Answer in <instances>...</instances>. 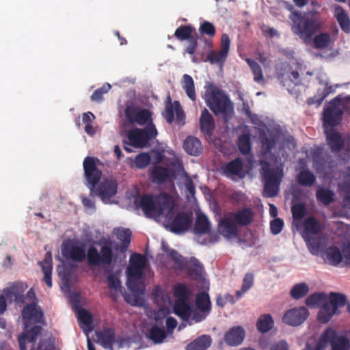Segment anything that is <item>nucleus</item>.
I'll return each instance as SVG.
<instances>
[{
    "label": "nucleus",
    "instance_id": "33",
    "mask_svg": "<svg viewBox=\"0 0 350 350\" xmlns=\"http://www.w3.org/2000/svg\"><path fill=\"white\" fill-rule=\"evenodd\" d=\"M211 344V338L208 335H202L189 343L186 350H206Z\"/></svg>",
    "mask_w": 350,
    "mask_h": 350
},
{
    "label": "nucleus",
    "instance_id": "13",
    "mask_svg": "<svg viewBox=\"0 0 350 350\" xmlns=\"http://www.w3.org/2000/svg\"><path fill=\"white\" fill-rule=\"evenodd\" d=\"M309 312L304 306L296 307L286 311L282 321L291 326H298L303 323L308 317Z\"/></svg>",
    "mask_w": 350,
    "mask_h": 350
},
{
    "label": "nucleus",
    "instance_id": "60",
    "mask_svg": "<svg viewBox=\"0 0 350 350\" xmlns=\"http://www.w3.org/2000/svg\"><path fill=\"white\" fill-rule=\"evenodd\" d=\"M199 31L201 34L206 35L211 38H213L216 33L215 26L208 21L203 22L200 26Z\"/></svg>",
    "mask_w": 350,
    "mask_h": 350
},
{
    "label": "nucleus",
    "instance_id": "49",
    "mask_svg": "<svg viewBox=\"0 0 350 350\" xmlns=\"http://www.w3.org/2000/svg\"><path fill=\"white\" fill-rule=\"evenodd\" d=\"M228 55L226 53H223L221 51H211L205 59H203V62H208L212 64H223Z\"/></svg>",
    "mask_w": 350,
    "mask_h": 350
},
{
    "label": "nucleus",
    "instance_id": "58",
    "mask_svg": "<svg viewBox=\"0 0 350 350\" xmlns=\"http://www.w3.org/2000/svg\"><path fill=\"white\" fill-rule=\"evenodd\" d=\"M111 86L109 83L104 84L101 88L96 90L91 96V100L94 102L100 103L103 100V94L108 92Z\"/></svg>",
    "mask_w": 350,
    "mask_h": 350
},
{
    "label": "nucleus",
    "instance_id": "23",
    "mask_svg": "<svg viewBox=\"0 0 350 350\" xmlns=\"http://www.w3.org/2000/svg\"><path fill=\"white\" fill-rule=\"evenodd\" d=\"M325 262L332 266H337L342 261V255L336 246H330L322 254Z\"/></svg>",
    "mask_w": 350,
    "mask_h": 350
},
{
    "label": "nucleus",
    "instance_id": "38",
    "mask_svg": "<svg viewBox=\"0 0 350 350\" xmlns=\"http://www.w3.org/2000/svg\"><path fill=\"white\" fill-rule=\"evenodd\" d=\"M182 88L185 90L187 96L192 100H196V94L195 90L194 81L193 78L185 74L183 77Z\"/></svg>",
    "mask_w": 350,
    "mask_h": 350
},
{
    "label": "nucleus",
    "instance_id": "56",
    "mask_svg": "<svg viewBox=\"0 0 350 350\" xmlns=\"http://www.w3.org/2000/svg\"><path fill=\"white\" fill-rule=\"evenodd\" d=\"M166 334L165 331L157 327V325H153L150 330V338L154 343H161L165 338Z\"/></svg>",
    "mask_w": 350,
    "mask_h": 350
},
{
    "label": "nucleus",
    "instance_id": "29",
    "mask_svg": "<svg viewBox=\"0 0 350 350\" xmlns=\"http://www.w3.org/2000/svg\"><path fill=\"white\" fill-rule=\"evenodd\" d=\"M193 232L196 234H206L211 232V224L205 215L200 214L197 216Z\"/></svg>",
    "mask_w": 350,
    "mask_h": 350
},
{
    "label": "nucleus",
    "instance_id": "61",
    "mask_svg": "<svg viewBox=\"0 0 350 350\" xmlns=\"http://www.w3.org/2000/svg\"><path fill=\"white\" fill-rule=\"evenodd\" d=\"M78 321L79 324L89 326L92 323V316L87 310L81 308L78 311Z\"/></svg>",
    "mask_w": 350,
    "mask_h": 350
},
{
    "label": "nucleus",
    "instance_id": "11",
    "mask_svg": "<svg viewBox=\"0 0 350 350\" xmlns=\"http://www.w3.org/2000/svg\"><path fill=\"white\" fill-rule=\"evenodd\" d=\"M124 113L126 119L131 124L143 126L152 122V113L147 109H142L134 105H129L126 106Z\"/></svg>",
    "mask_w": 350,
    "mask_h": 350
},
{
    "label": "nucleus",
    "instance_id": "12",
    "mask_svg": "<svg viewBox=\"0 0 350 350\" xmlns=\"http://www.w3.org/2000/svg\"><path fill=\"white\" fill-rule=\"evenodd\" d=\"M84 175L88 185L91 186V190L98 183L101 176V171L96 167L95 159L91 157L85 158L83 163Z\"/></svg>",
    "mask_w": 350,
    "mask_h": 350
},
{
    "label": "nucleus",
    "instance_id": "52",
    "mask_svg": "<svg viewBox=\"0 0 350 350\" xmlns=\"http://www.w3.org/2000/svg\"><path fill=\"white\" fill-rule=\"evenodd\" d=\"M30 350H55L54 340L52 338H43L38 342L32 345Z\"/></svg>",
    "mask_w": 350,
    "mask_h": 350
},
{
    "label": "nucleus",
    "instance_id": "6",
    "mask_svg": "<svg viewBox=\"0 0 350 350\" xmlns=\"http://www.w3.org/2000/svg\"><path fill=\"white\" fill-rule=\"evenodd\" d=\"M175 203L173 200V208L170 213L163 214L165 226L174 233L179 234L189 229L192 224V215L186 212H180L174 215Z\"/></svg>",
    "mask_w": 350,
    "mask_h": 350
},
{
    "label": "nucleus",
    "instance_id": "64",
    "mask_svg": "<svg viewBox=\"0 0 350 350\" xmlns=\"http://www.w3.org/2000/svg\"><path fill=\"white\" fill-rule=\"evenodd\" d=\"M107 284L109 288L115 291L121 290V282L114 273H110L107 277Z\"/></svg>",
    "mask_w": 350,
    "mask_h": 350
},
{
    "label": "nucleus",
    "instance_id": "50",
    "mask_svg": "<svg viewBox=\"0 0 350 350\" xmlns=\"http://www.w3.org/2000/svg\"><path fill=\"white\" fill-rule=\"evenodd\" d=\"M254 284V274L247 273L243 280L241 288L236 292V296L239 299Z\"/></svg>",
    "mask_w": 350,
    "mask_h": 350
},
{
    "label": "nucleus",
    "instance_id": "34",
    "mask_svg": "<svg viewBox=\"0 0 350 350\" xmlns=\"http://www.w3.org/2000/svg\"><path fill=\"white\" fill-rule=\"evenodd\" d=\"M313 46L317 49H327L332 42V38L327 32L316 33L312 39Z\"/></svg>",
    "mask_w": 350,
    "mask_h": 350
},
{
    "label": "nucleus",
    "instance_id": "45",
    "mask_svg": "<svg viewBox=\"0 0 350 350\" xmlns=\"http://www.w3.org/2000/svg\"><path fill=\"white\" fill-rule=\"evenodd\" d=\"M316 197L324 205H329L334 200V193L331 189L319 187L317 191Z\"/></svg>",
    "mask_w": 350,
    "mask_h": 350
},
{
    "label": "nucleus",
    "instance_id": "24",
    "mask_svg": "<svg viewBox=\"0 0 350 350\" xmlns=\"http://www.w3.org/2000/svg\"><path fill=\"white\" fill-rule=\"evenodd\" d=\"M151 180L156 184L165 183L170 177L168 169L165 167L155 165L149 170Z\"/></svg>",
    "mask_w": 350,
    "mask_h": 350
},
{
    "label": "nucleus",
    "instance_id": "55",
    "mask_svg": "<svg viewBox=\"0 0 350 350\" xmlns=\"http://www.w3.org/2000/svg\"><path fill=\"white\" fill-rule=\"evenodd\" d=\"M174 295L177 298L176 301H187L190 295V291L185 284H178L175 286Z\"/></svg>",
    "mask_w": 350,
    "mask_h": 350
},
{
    "label": "nucleus",
    "instance_id": "27",
    "mask_svg": "<svg viewBox=\"0 0 350 350\" xmlns=\"http://www.w3.org/2000/svg\"><path fill=\"white\" fill-rule=\"evenodd\" d=\"M334 16L341 29L345 33H350V19L342 6L339 5L334 6Z\"/></svg>",
    "mask_w": 350,
    "mask_h": 350
},
{
    "label": "nucleus",
    "instance_id": "9",
    "mask_svg": "<svg viewBox=\"0 0 350 350\" xmlns=\"http://www.w3.org/2000/svg\"><path fill=\"white\" fill-rule=\"evenodd\" d=\"M346 100H350V97L347 96L342 99L337 96L329 102V106L327 108L324 109L323 120L325 127H334L340 123L343 110L340 107V105H346Z\"/></svg>",
    "mask_w": 350,
    "mask_h": 350
},
{
    "label": "nucleus",
    "instance_id": "32",
    "mask_svg": "<svg viewBox=\"0 0 350 350\" xmlns=\"http://www.w3.org/2000/svg\"><path fill=\"white\" fill-rule=\"evenodd\" d=\"M22 316L25 320H35L36 322H40L43 314L36 308V304H29L24 307Z\"/></svg>",
    "mask_w": 350,
    "mask_h": 350
},
{
    "label": "nucleus",
    "instance_id": "20",
    "mask_svg": "<svg viewBox=\"0 0 350 350\" xmlns=\"http://www.w3.org/2000/svg\"><path fill=\"white\" fill-rule=\"evenodd\" d=\"M215 129V123L213 116L204 108L200 118V129L206 135H211Z\"/></svg>",
    "mask_w": 350,
    "mask_h": 350
},
{
    "label": "nucleus",
    "instance_id": "14",
    "mask_svg": "<svg viewBox=\"0 0 350 350\" xmlns=\"http://www.w3.org/2000/svg\"><path fill=\"white\" fill-rule=\"evenodd\" d=\"M323 340H326L327 345H331L332 350H348L350 347L349 339L346 336H338L332 329H327L324 331Z\"/></svg>",
    "mask_w": 350,
    "mask_h": 350
},
{
    "label": "nucleus",
    "instance_id": "31",
    "mask_svg": "<svg viewBox=\"0 0 350 350\" xmlns=\"http://www.w3.org/2000/svg\"><path fill=\"white\" fill-rule=\"evenodd\" d=\"M191 308L187 301H176L174 311L176 315L187 322L190 320Z\"/></svg>",
    "mask_w": 350,
    "mask_h": 350
},
{
    "label": "nucleus",
    "instance_id": "22",
    "mask_svg": "<svg viewBox=\"0 0 350 350\" xmlns=\"http://www.w3.org/2000/svg\"><path fill=\"white\" fill-rule=\"evenodd\" d=\"M98 195L103 200H109L117 193V184L112 180L102 182L97 189Z\"/></svg>",
    "mask_w": 350,
    "mask_h": 350
},
{
    "label": "nucleus",
    "instance_id": "2",
    "mask_svg": "<svg viewBox=\"0 0 350 350\" xmlns=\"http://www.w3.org/2000/svg\"><path fill=\"white\" fill-rule=\"evenodd\" d=\"M137 207L142 208L147 217H161L170 213L173 208V198L167 193H161L156 198L145 194L135 200Z\"/></svg>",
    "mask_w": 350,
    "mask_h": 350
},
{
    "label": "nucleus",
    "instance_id": "35",
    "mask_svg": "<svg viewBox=\"0 0 350 350\" xmlns=\"http://www.w3.org/2000/svg\"><path fill=\"white\" fill-rule=\"evenodd\" d=\"M174 37L179 40H189L197 36L191 25H181L174 32Z\"/></svg>",
    "mask_w": 350,
    "mask_h": 350
},
{
    "label": "nucleus",
    "instance_id": "25",
    "mask_svg": "<svg viewBox=\"0 0 350 350\" xmlns=\"http://www.w3.org/2000/svg\"><path fill=\"white\" fill-rule=\"evenodd\" d=\"M185 152L191 156H198L202 152V145L200 140L193 136H188L183 143Z\"/></svg>",
    "mask_w": 350,
    "mask_h": 350
},
{
    "label": "nucleus",
    "instance_id": "37",
    "mask_svg": "<svg viewBox=\"0 0 350 350\" xmlns=\"http://www.w3.org/2000/svg\"><path fill=\"white\" fill-rule=\"evenodd\" d=\"M304 232L306 234H318L321 231L319 221L314 217H307L304 222Z\"/></svg>",
    "mask_w": 350,
    "mask_h": 350
},
{
    "label": "nucleus",
    "instance_id": "10",
    "mask_svg": "<svg viewBox=\"0 0 350 350\" xmlns=\"http://www.w3.org/2000/svg\"><path fill=\"white\" fill-rule=\"evenodd\" d=\"M166 254L175 263L179 270L187 269L190 275L198 276L200 274L202 265L194 257L187 260L174 249H168L165 251Z\"/></svg>",
    "mask_w": 350,
    "mask_h": 350
},
{
    "label": "nucleus",
    "instance_id": "46",
    "mask_svg": "<svg viewBox=\"0 0 350 350\" xmlns=\"http://www.w3.org/2000/svg\"><path fill=\"white\" fill-rule=\"evenodd\" d=\"M196 305L199 310L209 313L211 310V301L208 293L204 292L199 293L196 297Z\"/></svg>",
    "mask_w": 350,
    "mask_h": 350
},
{
    "label": "nucleus",
    "instance_id": "53",
    "mask_svg": "<svg viewBox=\"0 0 350 350\" xmlns=\"http://www.w3.org/2000/svg\"><path fill=\"white\" fill-rule=\"evenodd\" d=\"M333 91L332 86L325 87V90L321 92H318V95L314 96L312 98H310L308 100V104L311 105L317 104L318 106L320 105L323 100Z\"/></svg>",
    "mask_w": 350,
    "mask_h": 350
},
{
    "label": "nucleus",
    "instance_id": "51",
    "mask_svg": "<svg viewBox=\"0 0 350 350\" xmlns=\"http://www.w3.org/2000/svg\"><path fill=\"white\" fill-rule=\"evenodd\" d=\"M99 338L105 347L111 346L115 342V332L111 328L104 329L100 332Z\"/></svg>",
    "mask_w": 350,
    "mask_h": 350
},
{
    "label": "nucleus",
    "instance_id": "7",
    "mask_svg": "<svg viewBox=\"0 0 350 350\" xmlns=\"http://www.w3.org/2000/svg\"><path fill=\"white\" fill-rule=\"evenodd\" d=\"M157 130L150 122L144 129L135 128L130 130L127 133V139L131 146L142 148L148 145L149 141L157 135Z\"/></svg>",
    "mask_w": 350,
    "mask_h": 350
},
{
    "label": "nucleus",
    "instance_id": "39",
    "mask_svg": "<svg viewBox=\"0 0 350 350\" xmlns=\"http://www.w3.org/2000/svg\"><path fill=\"white\" fill-rule=\"evenodd\" d=\"M243 161L240 158L228 162L224 168V172L227 176L237 175L239 176L243 171Z\"/></svg>",
    "mask_w": 350,
    "mask_h": 350
},
{
    "label": "nucleus",
    "instance_id": "18",
    "mask_svg": "<svg viewBox=\"0 0 350 350\" xmlns=\"http://www.w3.org/2000/svg\"><path fill=\"white\" fill-rule=\"evenodd\" d=\"M325 133L326 134L327 144L332 152H340L343 149L345 145V141L341 135L332 129L329 131L325 130Z\"/></svg>",
    "mask_w": 350,
    "mask_h": 350
},
{
    "label": "nucleus",
    "instance_id": "15",
    "mask_svg": "<svg viewBox=\"0 0 350 350\" xmlns=\"http://www.w3.org/2000/svg\"><path fill=\"white\" fill-rule=\"evenodd\" d=\"M218 230L227 238L235 237L238 235V224L233 217L230 215V213L219 220Z\"/></svg>",
    "mask_w": 350,
    "mask_h": 350
},
{
    "label": "nucleus",
    "instance_id": "44",
    "mask_svg": "<svg viewBox=\"0 0 350 350\" xmlns=\"http://www.w3.org/2000/svg\"><path fill=\"white\" fill-rule=\"evenodd\" d=\"M273 326V320L269 314L261 315L256 323L258 331L261 333H266Z\"/></svg>",
    "mask_w": 350,
    "mask_h": 350
},
{
    "label": "nucleus",
    "instance_id": "21",
    "mask_svg": "<svg viewBox=\"0 0 350 350\" xmlns=\"http://www.w3.org/2000/svg\"><path fill=\"white\" fill-rule=\"evenodd\" d=\"M39 265H40L42 273L44 274L43 282L47 285L49 288H51L53 286V260L52 254L50 252L46 253L43 261L40 262Z\"/></svg>",
    "mask_w": 350,
    "mask_h": 350
},
{
    "label": "nucleus",
    "instance_id": "40",
    "mask_svg": "<svg viewBox=\"0 0 350 350\" xmlns=\"http://www.w3.org/2000/svg\"><path fill=\"white\" fill-rule=\"evenodd\" d=\"M327 299V295L324 293H314L310 295L305 300L306 305L314 308L320 306Z\"/></svg>",
    "mask_w": 350,
    "mask_h": 350
},
{
    "label": "nucleus",
    "instance_id": "8",
    "mask_svg": "<svg viewBox=\"0 0 350 350\" xmlns=\"http://www.w3.org/2000/svg\"><path fill=\"white\" fill-rule=\"evenodd\" d=\"M146 259L144 256L135 253L130 257V263L126 269L128 275V288L137 292L136 280H139L144 275V269L146 266Z\"/></svg>",
    "mask_w": 350,
    "mask_h": 350
},
{
    "label": "nucleus",
    "instance_id": "36",
    "mask_svg": "<svg viewBox=\"0 0 350 350\" xmlns=\"http://www.w3.org/2000/svg\"><path fill=\"white\" fill-rule=\"evenodd\" d=\"M310 252L314 256H318L323 249V243L320 238L312 237L308 234L304 237Z\"/></svg>",
    "mask_w": 350,
    "mask_h": 350
},
{
    "label": "nucleus",
    "instance_id": "42",
    "mask_svg": "<svg viewBox=\"0 0 350 350\" xmlns=\"http://www.w3.org/2000/svg\"><path fill=\"white\" fill-rule=\"evenodd\" d=\"M327 302L338 313V308H342L346 305L347 297L342 293L332 292L329 295V300L327 301Z\"/></svg>",
    "mask_w": 350,
    "mask_h": 350
},
{
    "label": "nucleus",
    "instance_id": "30",
    "mask_svg": "<svg viewBox=\"0 0 350 350\" xmlns=\"http://www.w3.org/2000/svg\"><path fill=\"white\" fill-rule=\"evenodd\" d=\"M336 314H338L337 311L326 300L321 304L318 312V320L321 323H326Z\"/></svg>",
    "mask_w": 350,
    "mask_h": 350
},
{
    "label": "nucleus",
    "instance_id": "1",
    "mask_svg": "<svg viewBox=\"0 0 350 350\" xmlns=\"http://www.w3.org/2000/svg\"><path fill=\"white\" fill-rule=\"evenodd\" d=\"M95 243L100 246V250L95 245H90L85 253L83 244L77 241L68 240L62 245V256L67 260L77 262H83L86 258L90 266L110 265L114 258L112 243L106 239H100Z\"/></svg>",
    "mask_w": 350,
    "mask_h": 350
},
{
    "label": "nucleus",
    "instance_id": "19",
    "mask_svg": "<svg viewBox=\"0 0 350 350\" xmlns=\"http://www.w3.org/2000/svg\"><path fill=\"white\" fill-rule=\"evenodd\" d=\"M230 215L233 217L238 226H246L252 222L254 213L251 208L245 207L236 212H230Z\"/></svg>",
    "mask_w": 350,
    "mask_h": 350
},
{
    "label": "nucleus",
    "instance_id": "26",
    "mask_svg": "<svg viewBox=\"0 0 350 350\" xmlns=\"http://www.w3.org/2000/svg\"><path fill=\"white\" fill-rule=\"evenodd\" d=\"M23 288L19 284H14L10 288L4 289L3 293L5 297L11 301H14L17 304H22L25 302V295H23Z\"/></svg>",
    "mask_w": 350,
    "mask_h": 350
},
{
    "label": "nucleus",
    "instance_id": "48",
    "mask_svg": "<svg viewBox=\"0 0 350 350\" xmlns=\"http://www.w3.org/2000/svg\"><path fill=\"white\" fill-rule=\"evenodd\" d=\"M238 148L240 152L244 154H249L251 151V136L250 133L241 135L238 138Z\"/></svg>",
    "mask_w": 350,
    "mask_h": 350
},
{
    "label": "nucleus",
    "instance_id": "16",
    "mask_svg": "<svg viewBox=\"0 0 350 350\" xmlns=\"http://www.w3.org/2000/svg\"><path fill=\"white\" fill-rule=\"evenodd\" d=\"M245 336V329L241 326L231 327L224 335V341L229 346H238L242 343Z\"/></svg>",
    "mask_w": 350,
    "mask_h": 350
},
{
    "label": "nucleus",
    "instance_id": "3",
    "mask_svg": "<svg viewBox=\"0 0 350 350\" xmlns=\"http://www.w3.org/2000/svg\"><path fill=\"white\" fill-rule=\"evenodd\" d=\"M291 18L293 23L292 31L305 42L310 41L323 27L320 18L315 12L294 11Z\"/></svg>",
    "mask_w": 350,
    "mask_h": 350
},
{
    "label": "nucleus",
    "instance_id": "43",
    "mask_svg": "<svg viewBox=\"0 0 350 350\" xmlns=\"http://www.w3.org/2000/svg\"><path fill=\"white\" fill-rule=\"evenodd\" d=\"M308 285L305 282L295 284L290 291L291 297L296 300L300 299L309 293Z\"/></svg>",
    "mask_w": 350,
    "mask_h": 350
},
{
    "label": "nucleus",
    "instance_id": "59",
    "mask_svg": "<svg viewBox=\"0 0 350 350\" xmlns=\"http://www.w3.org/2000/svg\"><path fill=\"white\" fill-rule=\"evenodd\" d=\"M208 314L205 311L199 310L197 308L195 310L191 308L190 320L187 322L190 325L193 323L201 322L206 319Z\"/></svg>",
    "mask_w": 350,
    "mask_h": 350
},
{
    "label": "nucleus",
    "instance_id": "54",
    "mask_svg": "<svg viewBox=\"0 0 350 350\" xmlns=\"http://www.w3.org/2000/svg\"><path fill=\"white\" fill-rule=\"evenodd\" d=\"M174 104L172 103L170 96H167L165 111L162 115L167 123L172 124L174 120Z\"/></svg>",
    "mask_w": 350,
    "mask_h": 350
},
{
    "label": "nucleus",
    "instance_id": "63",
    "mask_svg": "<svg viewBox=\"0 0 350 350\" xmlns=\"http://www.w3.org/2000/svg\"><path fill=\"white\" fill-rule=\"evenodd\" d=\"M261 143L265 153H269L275 147L276 139L273 137L261 136Z\"/></svg>",
    "mask_w": 350,
    "mask_h": 350
},
{
    "label": "nucleus",
    "instance_id": "47",
    "mask_svg": "<svg viewBox=\"0 0 350 350\" xmlns=\"http://www.w3.org/2000/svg\"><path fill=\"white\" fill-rule=\"evenodd\" d=\"M297 181L302 186L311 187L316 181V176L310 170H304L298 174Z\"/></svg>",
    "mask_w": 350,
    "mask_h": 350
},
{
    "label": "nucleus",
    "instance_id": "62",
    "mask_svg": "<svg viewBox=\"0 0 350 350\" xmlns=\"http://www.w3.org/2000/svg\"><path fill=\"white\" fill-rule=\"evenodd\" d=\"M291 211L295 219H301L306 213V206L302 203L294 204L292 206Z\"/></svg>",
    "mask_w": 350,
    "mask_h": 350
},
{
    "label": "nucleus",
    "instance_id": "57",
    "mask_svg": "<svg viewBox=\"0 0 350 350\" xmlns=\"http://www.w3.org/2000/svg\"><path fill=\"white\" fill-rule=\"evenodd\" d=\"M151 158L148 153L143 152L138 154L135 158V165L138 169L146 167L150 163Z\"/></svg>",
    "mask_w": 350,
    "mask_h": 350
},
{
    "label": "nucleus",
    "instance_id": "17",
    "mask_svg": "<svg viewBox=\"0 0 350 350\" xmlns=\"http://www.w3.org/2000/svg\"><path fill=\"white\" fill-rule=\"evenodd\" d=\"M42 327L40 325H34L27 332H22L18 337V342L20 350H27L26 342L28 340L29 343H35L36 338L41 334Z\"/></svg>",
    "mask_w": 350,
    "mask_h": 350
},
{
    "label": "nucleus",
    "instance_id": "4",
    "mask_svg": "<svg viewBox=\"0 0 350 350\" xmlns=\"http://www.w3.org/2000/svg\"><path fill=\"white\" fill-rule=\"evenodd\" d=\"M206 103L215 115H221L225 122L232 118L234 113L233 104L224 92L217 87L206 92Z\"/></svg>",
    "mask_w": 350,
    "mask_h": 350
},
{
    "label": "nucleus",
    "instance_id": "5",
    "mask_svg": "<svg viewBox=\"0 0 350 350\" xmlns=\"http://www.w3.org/2000/svg\"><path fill=\"white\" fill-rule=\"evenodd\" d=\"M261 174L264 181L263 196L266 198H273L278 195L280 185L283 176L282 170L271 168L267 161H262Z\"/></svg>",
    "mask_w": 350,
    "mask_h": 350
},
{
    "label": "nucleus",
    "instance_id": "41",
    "mask_svg": "<svg viewBox=\"0 0 350 350\" xmlns=\"http://www.w3.org/2000/svg\"><path fill=\"white\" fill-rule=\"evenodd\" d=\"M254 75V81L258 84H263L265 79L260 66L254 60L247 58L245 59Z\"/></svg>",
    "mask_w": 350,
    "mask_h": 350
},
{
    "label": "nucleus",
    "instance_id": "28",
    "mask_svg": "<svg viewBox=\"0 0 350 350\" xmlns=\"http://www.w3.org/2000/svg\"><path fill=\"white\" fill-rule=\"evenodd\" d=\"M114 234L117 239L121 241L120 252H125L131 243V230L129 228H117L114 230Z\"/></svg>",
    "mask_w": 350,
    "mask_h": 350
}]
</instances>
